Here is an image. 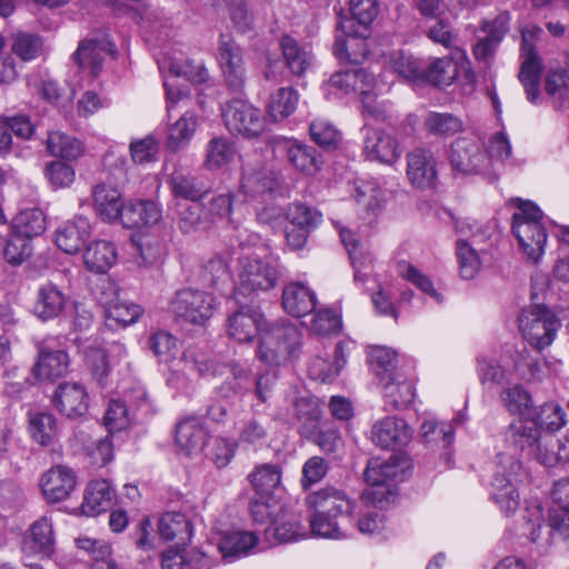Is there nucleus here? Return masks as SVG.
I'll return each mask as SVG.
<instances>
[{
	"label": "nucleus",
	"instance_id": "1",
	"mask_svg": "<svg viewBox=\"0 0 569 569\" xmlns=\"http://www.w3.org/2000/svg\"><path fill=\"white\" fill-rule=\"evenodd\" d=\"M539 437L538 428L531 420L511 422L503 433L507 451L497 455L490 496L506 516L513 515L520 505L516 485L522 466L517 455L536 445Z\"/></svg>",
	"mask_w": 569,
	"mask_h": 569
},
{
	"label": "nucleus",
	"instance_id": "2",
	"mask_svg": "<svg viewBox=\"0 0 569 569\" xmlns=\"http://www.w3.org/2000/svg\"><path fill=\"white\" fill-rule=\"evenodd\" d=\"M264 316L256 307L244 306L228 317L227 333L238 343H250L259 333L258 356L293 355L301 347V332L293 325L264 329Z\"/></svg>",
	"mask_w": 569,
	"mask_h": 569
},
{
	"label": "nucleus",
	"instance_id": "3",
	"mask_svg": "<svg viewBox=\"0 0 569 569\" xmlns=\"http://www.w3.org/2000/svg\"><path fill=\"white\" fill-rule=\"evenodd\" d=\"M350 19L339 22L333 53L341 62L360 63L366 58L369 27L379 14L378 0H349Z\"/></svg>",
	"mask_w": 569,
	"mask_h": 569
},
{
	"label": "nucleus",
	"instance_id": "4",
	"mask_svg": "<svg viewBox=\"0 0 569 569\" xmlns=\"http://www.w3.org/2000/svg\"><path fill=\"white\" fill-rule=\"evenodd\" d=\"M369 369L383 383L385 405L390 410L407 409L416 398V386L398 370L397 358H369Z\"/></svg>",
	"mask_w": 569,
	"mask_h": 569
},
{
	"label": "nucleus",
	"instance_id": "5",
	"mask_svg": "<svg viewBox=\"0 0 569 569\" xmlns=\"http://www.w3.org/2000/svg\"><path fill=\"white\" fill-rule=\"evenodd\" d=\"M541 210L530 201L519 200L518 211L512 216V232L522 252L537 262L543 253L547 232L541 223Z\"/></svg>",
	"mask_w": 569,
	"mask_h": 569
},
{
	"label": "nucleus",
	"instance_id": "6",
	"mask_svg": "<svg viewBox=\"0 0 569 569\" xmlns=\"http://www.w3.org/2000/svg\"><path fill=\"white\" fill-rule=\"evenodd\" d=\"M238 260V289L243 293L274 288L282 273V267L277 258L261 259L257 252H252L241 254Z\"/></svg>",
	"mask_w": 569,
	"mask_h": 569
},
{
	"label": "nucleus",
	"instance_id": "7",
	"mask_svg": "<svg viewBox=\"0 0 569 569\" xmlns=\"http://www.w3.org/2000/svg\"><path fill=\"white\" fill-rule=\"evenodd\" d=\"M518 321L523 338L538 351L552 343L561 327L559 318L543 305H531L522 309Z\"/></svg>",
	"mask_w": 569,
	"mask_h": 569
},
{
	"label": "nucleus",
	"instance_id": "8",
	"mask_svg": "<svg viewBox=\"0 0 569 569\" xmlns=\"http://www.w3.org/2000/svg\"><path fill=\"white\" fill-rule=\"evenodd\" d=\"M541 32L537 26H527L521 31L518 80L525 89L527 100L533 104L540 100V78L543 70L542 60L536 50V40Z\"/></svg>",
	"mask_w": 569,
	"mask_h": 569
},
{
	"label": "nucleus",
	"instance_id": "9",
	"mask_svg": "<svg viewBox=\"0 0 569 569\" xmlns=\"http://www.w3.org/2000/svg\"><path fill=\"white\" fill-rule=\"evenodd\" d=\"M396 473L393 463L380 462L378 459L370 460L363 473L369 488L363 492L362 498L380 510L387 509L395 502L398 495L392 483Z\"/></svg>",
	"mask_w": 569,
	"mask_h": 569
},
{
	"label": "nucleus",
	"instance_id": "10",
	"mask_svg": "<svg viewBox=\"0 0 569 569\" xmlns=\"http://www.w3.org/2000/svg\"><path fill=\"white\" fill-rule=\"evenodd\" d=\"M214 298L201 290L191 288L176 292L170 310L176 318L196 326H203L212 316Z\"/></svg>",
	"mask_w": 569,
	"mask_h": 569
},
{
	"label": "nucleus",
	"instance_id": "11",
	"mask_svg": "<svg viewBox=\"0 0 569 569\" xmlns=\"http://www.w3.org/2000/svg\"><path fill=\"white\" fill-rule=\"evenodd\" d=\"M448 157L452 170L462 176L486 173L490 169V159L475 138L456 139Z\"/></svg>",
	"mask_w": 569,
	"mask_h": 569
},
{
	"label": "nucleus",
	"instance_id": "12",
	"mask_svg": "<svg viewBox=\"0 0 569 569\" xmlns=\"http://www.w3.org/2000/svg\"><path fill=\"white\" fill-rule=\"evenodd\" d=\"M223 120L232 134L251 139L259 137L264 130V118L253 104L234 99L223 110Z\"/></svg>",
	"mask_w": 569,
	"mask_h": 569
},
{
	"label": "nucleus",
	"instance_id": "13",
	"mask_svg": "<svg viewBox=\"0 0 569 569\" xmlns=\"http://www.w3.org/2000/svg\"><path fill=\"white\" fill-rule=\"evenodd\" d=\"M218 62L228 87L236 91L242 90L247 80L243 50L228 34L219 37Z\"/></svg>",
	"mask_w": 569,
	"mask_h": 569
},
{
	"label": "nucleus",
	"instance_id": "14",
	"mask_svg": "<svg viewBox=\"0 0 569 569\" xmlns=\"http://www.w3.org/2000/svg\"><path fill=\"white\" fill-rule=\"evenodd\" d=\"M53 407L67 418L76 419L89 410L87 388L79 382L60 383L52 397Z\"/></svg>",
	"mask_w": 569,
	"mask_h": 569
},
{
	"label": "nucleus",
	"instance_id": "15",
	"mask_svg": "<svg viewBox=\"0 0 569 569\" xmlns=\"http://www.w3.org/2000/svg\"><path fill=\"white\" fill-rule=\"evenodd\" d=\"M77 486L74 471L64 466H54L40 478L41 492L48 503L68 499Z\"/></svg>",
	"mask_w": 569,
	"mask_h": 569
},
{
	"label": "nucleus",
	"instance_id": "16",
	"mask_svg": "<svg viewBox=\"0 0 569 569\" xmlns=\"http://www.w3.org/2000/svg\"><path fill=\"white\" fill-rule=\"evenodd\" d=\"M407 176L411 184L419 189H430L437 183V161L432 151L416 148L407 154Z\"/></svg>",
	"mask_w": 569,
	"mask_h": 569
},
{
	"label": "nucleus",
	"instance_id": "17",
	"mask_svg": "<svg viewBox=\"0 0 569 569\" xmlns=\"http://www.w3.org/2000/svg\"><path fill=\"white\" fill-rule=\"evenodd\" d=\"M56 549V537L52 519L42 516L29 528L22 540V551L28 556L49 558Z\"/></svg>",
	"mask_w": 569,
	"mask_h": 569
},
{
	"label": "nucleus",
	"instance_id": "18",
	"mask_svg": "<svg viewBox=\"0 0 569 569\" xmlns=\"http://www.w3.org/2000/svg\"><path fill=\"white\" fill-rule=\"evenodd\" d=\"M306 502L315 512L338 513L342 518H351L356 506L343 490L335 487H326L309 493Z\"/></svg>",
	"mask_w": 569,
	"mask_h": 569
},
{
	"label": "nucleus",
	"instance_id": "19",
	"mask_svg": "<svg viewBox=\"0 0 569 569\" xmlns=\"http://www.w3.org/2000/svg\"><path fill=\"white\" fill-rule=\"evenodd\" d=\"M113 51V44L106 38L84 39L80 41L73 53V60L82 71H87L92 78H96L102 70L106 57Z\"/></svg>",
	"mask_w": 569,
	"mask_h": 569
},
{
	"label": "nucleus",
	"instance_id": "20",
	"mask_svg": "<svg viewBox=\"0 0 569 569\" xmlns=\"http://www.w3.org/2000/svg\"><path fill=\"white\" fill-rule=\"evenodd\" d=\"M277 149L286 154L288 162L307 176H315L321 169L322 159L317 150L303 142L292 139H281Z\"/></svg>",
	"mask_w": 569,
	"mask_h": 569
},
{
	"label": "nucleus",
	"instance_id": "21",
	"mask_svg": "<svg viewBox=\"0 0 569 569\" xmlns=\"http://www.w3.org/2000/svg\"><path fill=\"white\" fill-rule=\"evenodd\" d=\"M371 438L377 446L396 450L410 441L411 430L403 419L387 417L373 425Z\"/></svg>",
	"mask_w": 569,
	"mask_h": 569
},
{
	"label": "nucleus",
	"instance_id": "22",
	"mask_svg": "<svg viewBox=\"0 0 569 569\" xmlns=\"http://www.w3.org/2000/svg\"><path fill=\"white\" fill-rule=\"evenodd\" d=\"M363 150L370 160L392 164L400 158L401 151L393 136L368 126L363 127Z\"/></svg>",
	"mask_w": 569,
	"mask_h": 569
},
{
	"label": "nucleus",
	"instance_id": "23",
	"mask_svg": "<svg viewBox=\"0 0 569 569\" xmlns=\"http://www.w3.org/2000/svg\"><path fill=\"white\" fill-rule=\"evenodd\" d=\"M68 300V296L57 284L43 283L36 292L32 312L41 321L57 319L64 311Z\"/></svg>",
	"mask_w": 569,
	"mask_h": 569
},
{
	"label": "nucleus",
	"instance_id": "24",
	"mask_svg": "<svg viewBox=\"0 0 569 569\" xmlns=\"http://www.w3.org/2000/svg\"><path fill=\"white\" fill-rule=\"evenodd\" d=\"M90 222L83 216H77L56 230V244L66 253H77L90 236Z\"/></svg>",
	"mask_w": 569,
	"mask_h": 569
},
{
	"label": "nucleus",
	"instance_id": "25",
	"mask_svg": "<svg viewBox=\"0 0 569 569\" xmlns=\"http://www.w3.org/2000/svg\"><path fill=\"white\" fill-rule=\"evenodd\" d=\"M207 437L202 422L196 417H188L176 426V443L187 456L200 452L206 445Z\"/></svg>",
	"mask_w": 569,
	"mask_h": 569
},
{
	"label": "nucleus",
	"instance_id": "26",
	"mask_svg": "<svg viewBox=\"0 0 569 569\" xmlns=\"http://www.w3.org/2000/svg\"><path fill=\"white\" fill-rule=\"evenodd\" d=\"M316 295L303 282H290L282 291V306L292 317H302L316 307Z\"/></svg>",
	"mask_w": 569,
	"mask_h": 569
},
{
	"label": "nucleus",
	"instance_id": "27",
	"mask_svg": "<svg viewBox=\"0 0 569 569\" xmlns=\"http://www.w3.org/2000/svg\"><path fill=\"white\" fill-rule=\"evenodd\" d=\"M92 197L94 209L103 220L116 221L119 219L126 204H123L118 188L101 182L93 188Z\"/></svg>",
	"mask_w": 569,
	"mask_h": 569
},
{
	"label": "nucleus",
	"instance_id": "28",
	"mask_svg": "<svg viewBox=\"0 0 569 569\" xmlns=\"http://www.w3.org/2000/svg\"><path fill=\"white\" fill-rule=\"evenodd\" d=\"M162 212L154 201H136L124 206L119 219L126 228H140L154 224L161 219Z\"/></svg>",
	"mask_w": 569,
	"mask_h": 569
},
{
	"label": "nucleus",
	"instance_id": "29",
	"mask_svg": "<svg viewBox=\"0 0 569 569\" xmlns=\"http://www.w3.org/2000/svg\"><path fill=\"white\" fill-rule=\"evenodd\" d=\"M113 496L114 492L107 480L91 481L84 492L82 512L87 516H97L107 511L112 505Z\"/></svg>",
	"mask_w": 569,
	"mask_h": 569
},
{
	"label": "nucleus",
	"instance_id": "30",
	"mask_svg": "<svg viewBox=\"0 0 569 569\" xmlns=\"http://www.w3.org/2000/svg\"><path fill=\"white\" fill-rule=\"evenodd\" d=\"M159 533L167 541L187 546L192 538V525L182 512H166L159 520Z\"/></svg>",
	"mask_w": 569,
	"mask_h": 569
},
{
	"label": "nucleus",
	"instance_id": "31",
	"mask_svg": "<svg viewBox=\"0 0 569 569\" xmlns=\"http://www.w3.org/2000/svg\"><path fill=\"white\" fill-rule=\"evenodd\" d=\"M351 518H342L338 513L313 512L309 518L311 532L327 539H343L348 537L346 525H351Z\"/></svg>",
	"mask_w": 569,
	"mask_h": 569
},
{
	"label": "nucleus",
	"instance_id": "32",
	"mask_svg": "<svg viewBox=\"0 0 569 569\" xmlns=\"http://www.w3.org/2000/svg\"><path fill=\"white\" fill-rule=\"evenodd\" d=\"M282 56L287 68L293 76L302 77L312 66L313 56L306 47L290 36H283L280 41Z\"/></svg>",
	"mask_w": 569,
	"mask_h": 569
},
{
	"label": "nucleus",
	"instance_id": "33",
	"mask_svg": "<svg viewBox=\"0 0 569 569\" xmlns=\"http://www.w3.org/2000/svg\"><path fill=\"white\" fill-rule=\"evenodd\" d=\"M512 358H480L478 376L482 385L500 386L513 375Z\"/></svg>",
	"mask_w": 569,
	"mask_h": 569
},
{
	"label": "nucleus",
	"instance_id": "34",
	"mask_svg": "<svg viewBox=\"0 0 569 569\" xmlns=\"http://www.w3.org/2000/svg\"><path fill=\"white\" fill-rule=\"evenodd\" d=\"M116 260V247L112 242L107 240H96L91 242L83 253L86 267L96 273L107 272Z\"/></svg>",
	"mask_w": 569,
	"mask_h": 569
},
{
	"label": "nucleus",
	"instance_id": "35",
	"mask_svg": "<svg viewBox=\"0 0 569 569\" xmlns=\"http://www.w3.org/2000/svg\"><path fill=\"white\" fill-rule=\"evenodd\" d=\"M158 64L161 71L168 70L172 76L184 77L193 83H203L208 79V71L202 64H196L181 56L163 54Z\"/></svg>",
	"mask_w": 569,
	"mask_h": 569
},
{
	"label": "nucleus",
	"instance_id": "36",
	"mask_svg": "<svg viewBox=\"0 0 569 569\" xmlns=\"http://www.w3.org/2000/svg\"><path fill=\"white\" fill-rule=\"evenodd\" d=\"M198 127V117L193 111L187 110L170 127L166 146L171 151H178L186 148Z\"/></svg>",
	"mask_w": 569,
	"mask_h": 569
},
{
	"label": "nucleus",
	"instance_id": "37",
	"mask_svg": "<svg viewBox=\"0 0 569 569\" xmlns=\"http://www.w3.org/2000/svg\"><path fill=\"white\" fill-rule=\"evenodd\" d=\"M238 156L233 141L226 137H214L206 148L204 164L208 169H221L231 164Z\"/></svg>",
	"mask_w": 569,
	"mask_h": 569
},
{
	"label": "nucleus",
	"instance_id": "38",
	"mask_svg": "<svg viewBox=\"0 0 569 569\" xmlns=\"http://www.w3.org/2000/svg\"><path fill=\"white\" fill-rule=\"evenodd\" d=\"M258 543V537L253 532L228 531L218 545L219 551L224 559H232L247 556Z\"/></svg>",
	"mask_w": 569,
	"mask_h": 569
},
{
	"label": "nucleus",
	"instance_id": "39",
	"mask_svg": "<svg viewBox=\"0 0 569 569\" xmlns=\"http://www.w3.org/2000/svg\"><path fill=\"white\" fill-rule=\"evenodd\" d=\"M298 101L299 94L293 88H279L269 96L266 107L268 116L272 121H281L295 112Z\"/></svg>",
	"mask_w": 569,
	"mask_h": 569
},
{
	"label": "nucleus",
	"instance_id": "40",
	"mask_svg": "<svg viewBox=\"0 0 569 569\" xmlns=\"http://www.w3.org/2000/svg\"><path fill=\"white\" fill-rule=\"evenodd\" d=\"M545 90L557 109L569 106V53L566 69L550 70L547 73Z\"/></svg>",
	"mask_w": 569,
	"mask_h": 569
},
{
	"label": "nucleus",
	"instance_id": "41",
	"mask_svg": "<svg viewBox=\"0 0 569 569\" xmlns=\"http://www.w3.org/2000/svg\"><path fill=\"white\" fill-rule=\"evenodd\" d=\"M11 230L32 240L46 230V217L39 208H27L17 213Z\"/></svg>",
	"mask_w": 569,
	"mask_h": 569
},
{
	"label": "nucleus",
	"instance_id": "42",
	"mask_svg": "<svg viewBox=\"0 0 569 569\" xmlns=\"http://www.w3.org/2000/svg\"><path fill=\"white\" fill-rule=\"evenodd\" d=\"M269 436V426L267 421L258 417L244 418L238 427V443L258 449L262 447Z\"/></svg>",
	"mask_w": 569,
	"mask_h": 569
},
{
	"label": "nucleus",
	"instance_id": "43",
	"mask_svg": "<svg viewBox=\"0 0 569 569\" xmlns=\"http://www.w3.org/2000/svg\"><path fill=\"white\" fill-rule=\"evenodd\" d=\"M288 515L287 508L283 506V511H279L268 528L264 529L267 535L272 531L274 539L278 542H291L306 536L301 523L292 519Z\"/></svg>",
	"mask_w": 569,
	"mask_h": 569
},
{
	"label": "nucleus",
	"instance_id": "44",
	"mask_svg": "<svg viewBox=\"0 0 569 569\" xmlns=\"http://www.w3.org/2000/svg\"><path fill=\"white\" fill-rule=\"evenodd\" d=\"M29 431L39 445L50 446L58 436V421L52 413L34 412L29 415Z\"/></svg>",
	"mask_w": 569,
	"mask_h": 569
},
{
	"label": "nucleus",
	"instance_id": "45",
	"mask_svg": "<svg viewBox=\"0 0 569 569\" xmlns=\"http://www.w3.org/2000/svg\"><path fill=\"white\" fill-rule=\"evenodd\" d=\"M249 480L256 490L254 496L273 497L272 492L281 481V468L271 463L260 465L249 475Z\"/></svg>",
	"mask_w": 569,
	"mask_h": 569
},
{
	"label": "nucleus",
	"instance_id": "46",
	"mask_svg": "<svg viewBox=\"0 0 569 569\" xmlns=\"http://www.w3.org/2000/svg\"><path fill=\"white\" fill-rule=\"evenodd\" d=\"M278 186L276 179L264 169L244 171L241 178L240 190L249 198L270 194Z\"/></svg>",
	"mask_w": 569,
	"mask_h": 569
},
{
	"label": "nucleus",
	"instance_id": "47",
	"mask_svg": "<svg viewBox=\"0 0 569 569\" xmlns=\"http://www.w3.org/2000/svg\"><path fill=\"white\" fill-rule=\"evenodd\" d=\"M425 130L435 137H450L463 129V122L449 112L430 111L423 119Z\"/></svg>",
	"mask_w": 569,
	"mask_h": 569
},
{
	"label": "nucleus",
	"instance_id": "48",
	"mask_svg": "<svg viewBox=\"0 0 569 569\" xmlns=\"http://www.w3.org/2000/svg\"><path fill=\"white\" fill-rule=\"evenodd\" d=\"M458 74L457 66L451 59L435 58L429 64L423 63L421 80H426L433 86L446 87L453 82Z\"/></svg>",
	"mask_w": 569,
	"mask_h": 569
},
{
	"label": "nucleus",
	"instance_id": "49",
	"mask_svg": "<svg viewBox=\"0 0 569 569\" xmlns=\"http://www.w3.org/2000/svg\"><path fill=\"white\" fill-rule=\"evenodd\" d=\"M172 193L187 200L196 202L207 193L204 186L190 172L174 170L169 181Z\"/></svg>",
	"mask_w": 569,
	"mask_h": 569
},
{
	"label": "nucleus",
	"instance_id": "50",
	"mask_svg": "<svg viewBox=\"0 0 569 569\" xmlns=\"http://www.w3.org/2000/svg\"><path fill=\"white\" fill-rule=\"evenodd\" d=\"M10 49L22 62H29L42 54L43 39L37 33L19 31L12 36Z\"/></svg>",
	"mask_w": 569,
	"mask_h": 569
},
{
	"label": "nucleus",
	"instance_id": "51",
	"mask_svg": "<svg viewBox=\"0 0 569 569\" xmlns=\"http://www.w3.org/2000/svg\"><path fill=\"white\" fill-rule=\"evenodd\" d=\"M355 199L368 218L377 216L385 201V192L375 180L361 181L356 188Z\"/></svg>",
	"mask_w": 569,
	"mask_h": 569
},
{
	"label": "nucleus",
	"instance_id": "52",
	"mask_svg": "<svg viewBox=\"0 0 569 569\" xmlns=\"http://www.w3.org/2000/svg\"><path fill=\"white\" fill-rule=\"evenodd\" d=\"M531 422L537 426L539 432L540 430L555 432L566 425L567 413L559 403L551 401L539 408Z\"/></svg>",
	"mask_w": 569,
	"mask_h": 569
},
{
	"label": "nucleus",
	"instance_id": "53",
	"mask_svg": "<svg viewBox=\"0 0 569 569\" xmlns=\"http://www.w3.org/2000/svg\"><path fill=\"white\" fill-rule=\"evenodd\" d=\"M47 148L50 154L67 160L77 159L83 151L82 143L78 139L60 131L49 134Z\"/></svg>",
	"mask_w": 569,
	"mask_h": 569
},
{
	"label": "nucleus",
	"instance_id": "54",
	"mask_svg": "<svg viewBox=\"0 0 569 569\" xmlns=\"http://www.w3.org/2000/svg\"><path fill=\"white\" fill-rule=\"evenodd\" d=\"M293 406L296 418L305 432L317 430L322 413L318 399L309 396L299 397Z\"/></svg>",
	"mask_w": 569,
	"mask_h": 569
},
{
	"label": "nucleus",
	"instance_id": "55",
	"mask_svg": "<svg viewBox=\"0 0 569 569\" xmlns=\"http://www.w3.org/2000/svg\"><path fill=\"white\" fill-rule=\"evenodd\" d=\"M346 366V358H311L308 373L312 380L332 382Z\"/></svg>",
	"mask_w": 569,
	"mask_h": 569
},
{
	"label": "nucleus",
	"instance_id": "56",
	"mask_svg": "<svg viewBox=\"0 0 569 569\" xmlns=\"http://www.w3.org/2000/svg\"><path fill=\"white\" fill-rule=\"evenodd\" d=\"M500 399L510 413L521 417L529 415L533 405L531 395L520 385L503 389Z\"/></svg>",
	"mask_w": 569,
	"mask_h": 569
},
{
	"label": "nucleus",
	"instance_id": "57",
	"mask_svg": "<svg viewBox=\"0 0 569 569\" xmlns=\"http://www.w3.org/2000/svg\"><path fill=\"white\" fill-rule=\"evenodd\" d=\"M208 3L214 9L227 7L233 28L238 32L243 33L252 28L253 18L244 0H208Z\"/></svg>",
	"mask_w": 569,
	"mask_h": 569
},
{
	"label": "nucleus",
	"instance_id": "58",
	"mask_svg": "<svg viewBox=\"0 0 569 569\" xmlns=\"http://www.w3.org/2000/svg\"><path fill=\"white\" fill-rule=\"evenodd\" d=\"M286 218L288 224L308 231L316 229L322 220L318 210L300 202L291 203L288 207Z\"/></svg>",
	"mask_w": 569,
	"mask_h": 569
},
{
	"label": "nucleus",
	"instance_id": "59",
	"mask_svg": "<svg viewBox=\"0 0 569 569\" xmlns=\"http://www.w3.org/2000/svg\"><path fill=\"white\" fill-rule=\"evenodd\" d=\"M141 313L142 309L140 306L128 301L116 300L106 307V318L109 326H112V322H114L116 325L127 327L134 323Z\"/></svg>",
	"mask_w": 569,
	"mask_h": 569
},
{
	"label": "nucleus",
	"instance_id": "60",
	"mask_svg": "<svg viewBox=\"0 0 569 569\" xmlns=\"http://www.w3.org/2000/svg\"><path fill=\"white\" fill-rule=\"evenodd\" d=\"M31 240L11 230L9 238L7 239L6 243H3V248L1 249V254L3 256L4 260L12 266H19L26 261L31 256Z\"/></svg>",
	"mask_w": 569,
	"mask_h": 569
},
{
	"label": "nucleus",
	"instance_id": "61",
	"mask_svg": "<svg viewBox=\"0 0 569 569\" xmlns=\"http://www.w3.org/2000/svg\"><path fill=\"white\" fill-rule=\"evenodd\" d=\"M456 254L460 276L466 280L473 279L481 269L479 253L466 240L459 239L456 243Z\"/></svg>",
	"mask_w": 569,
	"mask_h": 569
},
{
	"label": "nucleus",
	"instance_id": "62",
	"mask_svg": "<svg viewBox=\"0 0 569 569\" xmlns=\"http://www.w3.org/2000/svg\"><path fill=\"white\" fill-rule=\"evenodd\" d=\"M68 369V358H38L32 375L38 381H54L63 377Z\"/></svg>",
	"mask_w": 569,
	"mask_h": 569
},
{
	"label": "nucleus",
	"instance_id": "63",
	"mask_svg": "<svg viewBox=\"0 0 569 569\" xmlns=\"http://www.w3.org/2000/svg\"><path fill=\"white\" fill-rule=\"evenodd\" d=\"M208 218L202 217V207L192 202L182 207L178 212L177 224L184 234L194 233L208 227Z\"/></svg>",
	"mask_w": 569,
	"mask_h": 569
},
{
	"label": "nucleus",
	"instance_id": "64",
	"mask_svg": "<svg viewBox=\"0 0 569 569\" xmlns=\"http://www.w3.org/2000/svg\"><path fill=\"white\" fill-rule=\"evenodd\" d=\"M249 511L254 522L270 525L279 511H283L274 497L254 496L250 500Z\"/></svg>",
	"mask_w": 569,
	"mask_h": 569
}]
</instances>
